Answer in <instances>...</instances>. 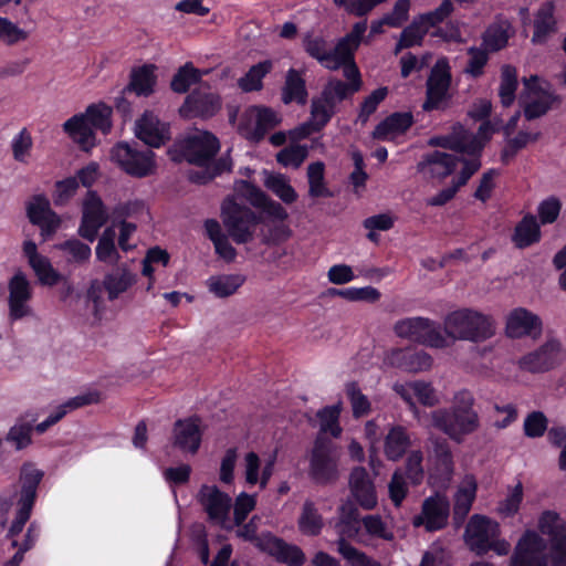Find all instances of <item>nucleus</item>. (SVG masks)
I'll return each mask as SVG.
<instances>
[{
	"instance_id": "obj_62",
	"label": "nucleus",
	"mask_w": 566,
	"mask_h": 566,
	"mask_svg": "<svg viewBox=\"0 0 566 566\" xmlns=\"http://www.w3.org/2000/svg\"><path fill=\"white\" fill-rule=\"evenodd\" d=\"M346 394L352 405L353 416L355 418H361L369 413L370 411V402L365 396L358 384L352 381L346 386Z\"/></svg>"
},
{
	"instance_id": "obj_53",
	"label": "nucleus",
	"mask_w": 566,
	"mask_h": 566,
	"mask_svg": "<svg viewBox=\"0 0 566 566\" xmlns=\"http://www.w3.org/2000/svg\"><path fill=\"white\" fill-rule=\"evenodd\" d=\"M337 552L350 566H381L378 560L353 546L344 537L337 541Z\"/></svg>"
},
{
	"instance_id": "obj_7",
	"label": "nucleus",
	"mask_w": 566,
	"mask_h": 566,
	"mask_svg": "<svg viewBox=\"0 0 566 566\" xmlns=\"http://www.w3.org/2000/svg\"><path fill=\"white\" fill-rule=\"evenodd\" d=\"M452 72L447 56L438 57L426 81V97L421 108L426 113L447 111L452 101Z\"/></svg>"
},
{
	"instance_id": "obj_34",
	"label": "nucleus",
	"mask_w": 566,
	"mask_h": 566,
	"mask_svg": "<svg viewBox=\"0 0 566 566\" xmlns=\"http://www.w3.org/2000/svg\"><path fill=\"white\" fill-rule=\"evenodd\" d=\"M308 92L305 78L301 71L291 67L285 75V82L282 87L281 99L285 105L296 103L305 105L307 102Z\"/></svg>"
},
{
	"instance_id": "obj_50",
	"label": "nucleus",
	"mask_w": 566,
	"mask_h": 566,
	"mask_svg": "<svg viewBox=\"0 0 566 566\" xmlns=\"http://www.w3.org/2000/svg\"><path fill=\"white\" fill-rule=\"evenodd\" d=\"M423 454L420 450L411 451L403 467H399L396 470H399L401 476L406 479L410 485L418 486L423 482L424 479V469L422 465Z\"/></svg>"
},
{
	"instance_id": "obj_54",
	"label": "nucleus",
	"mask_w": 566,
	"mask_h": 566,
	"mask_svg": "<svg viewBox=\"0 0 566 566\" xmlns=\"http://www.w3.org/2000/svg\"><path fill=\"white\" fill-rule=\"evenodd\" d=\"M389 94L387 86H380L366 96L359 105L357 122L366 124Z\"/></svg>"
},
{
	"instance_id": "obj_58",
	"label": "nucleus",
	"mask_w": 566,
	"mask_h": 566,
	"mask_svg": "<svg viewBox=\"0 0 566 566\" xmlns=\"http://www.w3.org/2000/svg\"><path fill=\"white\" fill-rule=\"evenodd\" d=\"M31 269L43 286H54L63 279V275L53 268L48 256L38 260V262L31 265Z\"/></svg>"
},
{
	"instance_id": "obj_48",
	"label": "nucleus",
	"mask_w": 566,
	"mask_h": 566,
	"mask_svg": "<svg viewBox=\"0 0 566 566\" xmlns=\"http://www.w3.org/2000/svg\"><path fill=\"white\" fill-rule=\"evenodd\" d=\"M429 31L415 17L409 25L400 33V38L396 43L395 53L398 54L403 49H410L422 45L424 36Z\"/></svg>"
},
{
	"instance_id": "obj_57",
	"label": "nucleus",
	"mask_w": 566,
	"mask_h": 566,
	"mask_svg": "<svg viewBox=\"0 0 566 566\" xmlns=\"http://www.w3.org/2000/svg\"><path fill=\"white\" fill-rule=\"evenodd\" d=\"M523 84L525 86V90L530 94L536 95L538 99L551 101L553 103H556V106H558L562 103V96L556 94L555 91L552 90V85L548 82H546L545 85L541 84L537 75L524 77Z\"/></svg>"
},
{
	"instance_id": "obj_56",
	"label": "nucleus",
	"mask_w": 566,
	"mask_h": 566,
	"mask_svg": "<svg viewBox=\"0 0 566 566\" xmlns=\"http://www.w3.org/2000/svg\"><path fill=\"white\" fill-rule=\"evenodd\" d=\"M454 10L451 0H442L438 8L432 11L420 13L417 17L424 28L429 31L431 28H437L440 23L444 22Z\"/></svg>"
},
{
	"instance_id": "obj_38",
	"label": "nucleus",
	"mask_w": 566,
	"mask_h": 566,
	"mask_svg": "<svg viewBox=\"0 0 566 566\" xmlns=\"http://www.w3.org/2000/svg\"><path fill=\"white\" fill-rule=\"evenodd\" d=\"M459 161L460 158L455 155L433 150L424 157L423 161L419 164V167L429 166L430 174L433 177L444 179L453 174Z\"/></svg>"
},
{
	"instance_id": "obj_22",
	"label": "nucleus",
	"mask_w": 566,
	"mask_h": 566,
	"mask_svg": "<svg viewBox=\"0 0 566 566\" xmlns=\"http://www.w3.org/2000/svg\"><path fill=\"white\" fill-rule=\"evenodd\" d=\"M348 484L353 499L363 510L371 511L377 506L376 486L364 467H356L352 470Z\"/></svg>"
},
{
	"instance_id": "obj_4",
	"label": "nucleus",
	"mask_w": 566,
	"mask_h": 566,
	"mask_svg": "<svg viewBox=\"0 0 566 566\" xmlns=\"http://www.w3.org/2000/svg\"><path fill=\"white\" fill-rule=\"evenodd\" d=\"M443 329L453 339L474 343L483 342L494 334L490 317L471 308L449 313L444 318Z\"/></svg>"
},
{
	"instance_id": "obj_13",
	"label": "nucleus",
	"mask_w": 566,
	"mask_h": 566,
	"mask_svg": "<svg viewBox=\"0 0 566 566\" xmlns=\"http://www.w3.org/2000/svg\"><path fill=\"white\" fill-rule=\"evenodd\" d=\"M500 525L491 518L474 514L469 520L465 531L464 541L469 548L479 556L489 553L488 544L493 537H499Z\"/></svg>"
},
{
	"instance_id": "obj_46",
	"label": "nucleus",
	"mask_w": 566,
	"mask_h": 566,
	"mask_svg": "<svg viewBox=\"0 0 566 566\" xmlns=\"http://www.w3.org/2000/svg\"><path fill=\"white\" fill-rule=\"evenodd\" d=\"M303 49L308 56L318 61L323 66L331 64L332 54L329 42L323 35L307 33L302 41Z\"/></svg>"
},
{
	"instance_id": "obj_32",
	"label": "nucleus",
	"mask_w": 566,
	"mask_h": 566,
	"mask_svg": "<svg viewBox=\"0 0 566 566\" xmlns=\"http://www.w3.org/2000/svg\"><path fill=\"white\" fill-rule=\"evenodd\" d=\"M63 130L84 151L95 146V133L82 113L73 115L63 124Z\"/></svg>"
},
{
	"instance_id": "obj_14",
	"label": "nucleus",
	"mask_w": 566,
	"mask_h": 566,
	"mask_svg": "<svg viewBox=\"0 0 566 566\" xmlns=\"http://www.w3.org/2000/svg\"><path fill=\"white\" fill-rule=\"evenodd\" d=\"M107 221L105 206L94 190H88L82 206L78 235L90 242L95 241L98 230Z\"/></svg>"
},
{
	"instance_id": "obj_55",
	"label": "nucleus",
	"mask_w": 566,
	"mask_h": 566,
	"mask_svg": "<svg viewBox=\"0 0 566 566\" xmlns=\"http://www.w3.org/2000/svg\"><path fill=\"white\" fill-rule=\"evenodd\" d=\"M539 138V133H527L521 130L517 135L507 140L505 147L501 153V160L503 164L507 165L511 159H513L517 153L525 148L530 142H536Z\"/></svg>"
},
{
	"instance_id": "obj_15",
	"label": "nucleus",
	"mask_w": 566,
	"mask_h": 566,
	"mask_svg": "<svg viewBox=\"0 0 566 566\" xmlns=\"http://www.w3.org/2000/svg\"><path fill=\"white\" fill-rule=\"evenodd\" d=\"M454 471L453 454L446 439L432 440V449L428 455L429 480L433 484H443L451 480Z\"/></svg>"
},
{
	"instance_id": "obj_11",
	"label": "nucleus",
	"mask_w": 566,
	"mask_h": 566,
	"mask_svg": "<svg viewBox=\"0 0 566 566\" xmlns=\"http://www.w3.org/2000/svg\"><path fill=\"white\" fill-rule=\"evenodd\" d=\"M564 359L562 342L556 337H549L538 348L522 356L520 367L532 374L547 373L557 368Z\"/></svg>"
},
{
	"instance_id": "obj_8",
	"label": "nucleus",
	"mask_w": 566,
	"mask_h": 566,
	"mask_svg": "<svg viewBox=\"0 0 566 566\" xmlns=\"http://www.w3.org/2000/svg\"><path fill=\"white\" fill-rule=\"evenodd\" d=\"M221 217L229 235L238 244L250 242L262 221L251 208L239 205L230 197L222 202Z\"/></svg>"
},
{
	"instance_id": "obj_43",
	"label": "nucleus",
	"mask_w": 566,
	"mask_h": 566,
	"mask_svg": "<svg viewBox=\"0 0 566 566\" xmlns=\"http://www.w3.org/2000/svg\"><path fill=\"white\" fill-rule=\"evenodd\" d=\"M501 81L499 86V97L503 107L513 105L516 98L518 87L517 70L511 64H504L501 67Z\"/></svg>"
},
{
	"instance_id": "obj_64",
	"label": "nucleus",
	"mask_w": 566,
	"mask_h": 566,
	"mask_svg": "<svg viewBox=\"0 0 566 566\" xmlns=\"http://www.w3.org/2000/svg\"><path fill=\"white\" fill-rule=\"evenodd\" d=\"M310 114V119L314 125V132H322L335 116V111H329L318 95L311 101Z\"/></svg>"
},
{
	"instance_id": "obj_6",
	"label": "nucleus",
	"mask_w": 566,
	"mask_h": 566,
	"mask_svg": "<svg viewBox=\"0 0 566 566\" xmlns=\"http://www.w3.org/2000/svg\"><path fill=\"white\" fill-rule=\"evenodd\" d=\"M338 458L337 446L324 434H318L310 454V479L316 485L334 484L339 478Z\"/></svg>"
},
{
	"instance_id": "obj_19",
	"label": "nucleus",
	"mask_w": 566,
	"mask_h": 566,
	"mask_svg": "<svg viewBox=\"0 0 566 566\" xmlns=\"http://www.w3.org/2000/svg\"><path fill=\"white\" fill-rule=\"evenodd\" d=\"M221 108L220 96L211 93L203 92L200 90H193L185 98L179 113L186 118H211Z\"/></svg>"
},
{
	"instance_id": "obj_27",
	"label": "nucleus",
	"mask_w": 566,
	"mask_h": 566,
	"mask_svg": "<svg viewBox=\"0 0 566 566\" xmlns=\"http://www.w3.org/2000/svg\"><path fill=\"white\" fill-rule=\"evenodd\" d=\"M413 123L411 112H394L375 126L371 137L376 140H390L406 134Z\"/></svg>"
},
{
	"instance_id": "obj_10",
	"label": "nucleus",
	"mask_w": 566,
	"mask_h": 566,
	"mask_svg": "<svg viewBox=\"0 0 566 566\" xmlns=\"http://www.w3.org/2000/svg\"><path fill=\"white\" fill-rule=\"evenodd\" d=\"M394 332L400 338L432 348L447 346L440 323L428 317L416 316L399 319L394 325Z\"/></svg>"
},
{
	"instance_id": "obj_41",
	"label": "nucleus",
	"mask_w": 566,
	"mask_h": 566,
	"mask_svg": "<svg viewBox=\"0 0 566 566\" xmlns=\"http://www.w3.org/2000/svg\"><path fill=\"white\" fill-rule=\"evenodd\" d=\"M136 282V276L126 268L104 276L103 285L108 294V300H116Z\"/></svg>"
},
{
	"instance_id": "obj_37",
	"label": "nucleus",
	"mask_w": 566,
	"mask_h": 566,
	"mask_svg": "<svg viewBox=\"0 0 566 566\" xmlns=\"http://www.w3.org/2000/svg\"><path fill=\"white\" fill-rule=\"evenodd\" d=\"M247 276L240 273L212 275L207 280L210 293L219 298L229 297L245 283Z\"/></svg>"
},
{
	"instance_id": "obj_35",
	"label": "nucleus",
	"mask_w": 566,
	"mask_h": 566,
	"mask_svg": "<svg viewBox=\"0 0 566 566\" xmlns=\"http://www.w3.org/2000/svg\"><path fill=\"white\" fill-rule=\"evenodd\" d=\"M541 228L535 216L527 213L514 228L511 240L515 248L526 249L541 240Z\"/></svg>"
},
{
	"instance_id": "obj_60",
	"label": "nucleus",
	"mask_w": 566,
	"mask_h": 566,
	"mask_svg": "<svg viewBox=\"0 0 566 566\" xmlns=\"http://www.w3.org/2000/svg\"><path fill=\"white\" fill-rule=\"evenodd\" d=\"M308 155L305 145H290L276 154V161L284 167L298 168Z\"/></svg>"
},
{
	"instance_id": "obj_3",
	"label": "nucleus",
	"mask_w": 566,
	"mask_h": 566,
	"mask_svg": "<svg viewBox=\"0 0 566 566\" xmlns=\"http://www.w3.org/2000/svg\"><path fill=\"white\" fill-rule=\"evenodd\" d=\"M220 150V140L210 132H200L178 138L168 149L175 163L187 161L193 166H207Z\"/></svg>"
},
{
	"instance_id": "obj_26",
	"label": "nucleus",
	"mask_w": 566,
	"mask_h": 566,
	"mask_svg": "<svg viewBox=\"0 0 566 566\" xmlns=\"http://www.w3.org/2000/svg\"><path fill=\"white\" fill-rule=\"evenodd\" d=\"M262 553L286 566H303L306 563L305 553L300 546L287 543L274 534H272Z\"/></svg>"
},
{
	"instance_id": "obj_9",
	"label": "nucleus",
	"mask_w": 566,
	"mask_h": 566,
	"mask_svg": "<svg viewBox=\"0 0 566 566\" xmlns=\"http://www.w3.org/2000/svg\"><path fill=\"white\" fill-rule=\"evenodd\" d=\"M111 159L125 174L134 178H145L155 172V153L151 149H139L126 142L115 144L111 149Z\"/></svg>"
},
{
	"instance_id": "obj_40",
	"label": "nucleus",
	"mask_w": 566,
	"mask_h": 566,
	"mask_svg": "<svg viewBox=\"0 0 566 566\" xmlns=\"http://www.w3.org/2000/svg\"><path fill=\"white\" fill-rule=\"evenodd\" d=\"M297 526L303 535L317 536L321 534L324 526L323 516L313 501L306 500L304 502Z\"/></svg>"
},
{
	"instance_id": "obj_45",
	"label": "nucleus",
	"mask_w": 566,
	"mask_h": 566,
	"mask_svg": "<svg viewBox=\"0 0 566 566\" xmlns=\"http://www.w3.org/2000/svg\"><path fill=\"white\" fill-rule=\"evenodd\" d=\"M202 75L203 73L199 69L195 67L191 62H187L174 74L170 88L178 94L187 93L191 85L201 82Z\"/></svg>"
},
{
	"instance_id": "obj_20",
	"label": "nucleus",
	"mask_w": 566,
	"mask_h": 566,
	"mask_svg": "<svg viewBox=\"0 0 566 566\" xmlns=\"http://www.w3.org/2000/svg\"><path fill=\"white\" fill-rule=\"evenodd\" d=\"M9 317L19 321L31 314L29 302L32 298V289L27 276L22 272L15 273L9 281Z\"/></svg>"
},
{
	"instance_id": "obj_25",
	"label": "nucleus",
	"mask_w": 566,
	"mask_h": 566,
	"mask_svg": "<svg viewBox=\"0 0 566 566\" xmlns=\"http://www.w3.org/2000/svg\"><path fill=\"white\" fill-rule=\"evenodd\" d=\"M136 136L146 145L159 148L170 139V127L153 112L146 111L136 122Z\"/></svg>"
},
{
	"instance_id": "obj_2",
	"label": "nucleus",
	"mask_w": 566,
	"mask_h": 566,
	"mask_svg": "<svg viewBox=\"0 0 566 566\" xmlns=\"http://www.w3.org/2000/svg\"><path fill=\"white\" fill-rule=\"evenodd\" d=\"M430 145L469 157L460 158L459 163H462L463 167L459 176L452 180V186L457 187L458 191L461 187L465 186L471 177L481 168L483 144L460 123L453 125L452 132L449 135L431 138Z\"/></svg>"
},
{
	"instance_id": "obj_49",
	"label": "nucleus",
	"mask_w": 566,
	"mask_h": 566,
	"mask_svg": "<svg viewBox=\"0 0 566 566\" xmlns=\"http://www.w3.org/2000/svg\"><path fill=\"white\" fill-rule=\"evenodd\" d=\"M325 165L322 161H315L307 167L308 195L312 198H328L333 193L325 184Z\"/></svg>"
},
{
	"instance_id": "obj_28",
	"label": "nucleus",
	"mask_w": 566,
	"mask_h": 566,
	"mask_svg": "<svg viewBox=\"0 0 566 566\" xmlns=\"http://www.w3.org/2000/svg\"><path fill=\"white\" fill-rule=\"evenodd\" d=\"M99 400L101 394L98 391H88L86 394L72 397L62 405H60L53 412L50 413V416L45 420L38 423L34 427V430L36 431V433L42 434L49 428L61 421L69 412L85 406L97 403L99 402Z\"/></svg>"
},
{
	"instance_id": "obj_31",
	"label": "nucleus",
	"mask_w": 566,
	"mask_h": 566,
	"mask_svg": "<svg viewBox=\"0 0 566 566\" xmlns=\"http://www.w3.org/2000/svg\"><path fill=\"white\" fill-rule=\"evenodd\" d=\"M557 31L554 1H546L541 4L534 19L533 44H543L547 38Z\"/></svg>"
},
{
	"instance_id": "obj_30",
	"label": "nucleus",
	"mask_w": 566,
	"mask_h": 566,
	"mask_svg": "<svg viewBox=\"0 0 566 566\" xmlns=\"http://www.w3.org/2000/svg\"><path fill=\"white\" fill-rule=\"evenodd\" d=\"M156 66L154 64H144L134 67L130 71L129 83L123 90L126 92L135 93L137 96L148 97L155 92L157 76L155 74Z\"/></svg>"
},
{
	"instance_id": "obj_61",
	"label": "nucleus",
	"mask_w": 566,
	"mask_h": 566,
	"mask_svg": "<svg viewBox=\"0 0 566 566\" xmlns=\"http://www.w3.org/2000/svg\"><path fill=\"white\" fill-rule=\"evenodd\" d=\"M489 53L485 48L471 46L468 49L469 61L464 72L473 78H479L484 73V67L489 62Z\"/></svg>"
},
{
	"instance_id": "obj_24",
	"label": "nucleus",
	"mask_w": 566,
	"mask_h": 566,
	"mask_svg": "<svg viewBox=\"0 0 566 566\" xmlns=\"http://www.w3.org/2000/svg\"><path fill=\"white\" fill-rule=\"evenodd\" d=\"M543 331L541 317L524 307L514 308L507 316L505 332L511 338L533 336L537 338Z\"/></svg>"
},
{
	"instance_id": "obj_59",
	"label": "nucleus",
	"mask_w": 566,
	"mask_h": 566,
	"mask_svg": "<svg viewBox=\"0 0 566 566\" xmlns=\"http://www.w3.org/2000/svg\"><path fill=\"white\" fill-rule=\"evenodd\" d=\"M339 408L337 406H326L317 412L321 422V433H331L334 438H338L342 433L339 426Z\"/></svg>"
},
{
	"instance_id": "obj_51",
	"label": "nucleus",
	"mask_w": 566,
	"mask_h": 566,
	"mask_svg": "<svg viewBox=\"0 0 566 566\" xmlns=\"http://www.w3.org/2000/svg\"><path fill=\"white\" fill-rule=\"evenodd\" d=\"M328 294L332 296H340L350 302L357 301H366L369 303H375L379 301L381 294L380 292L373 286H364V287H345V289H335L331 287L328 290Z\"/></svg>"
},
{
	"instance_id": "obj_18",
	"label": "nucleus",
	"mask_w": 566,
	"mask_h": 566,
	"mask_svg": "<svg viewBox=\"0 0 566 566\" xmlns=\"http://www.w3.org/2000/svg\"><path fill=\"white\" fill-rule=\"evenodd\" d=\"M200 423L201 419L198 416L176 420L172 428V446L182 452L196 454L203 436Z\"/></svg>"
},
{
	"instance_id": "obj_17",
	"label": "nucleus",
	"mask_w": 566,
	"mask_h": 566,
	"mask_svg": "<svg viewBox=\"0 0 566 566\" xmlns=\"http://www.w3.org/2000/svg\"><path fill=\"white\" fill-rule=\"evenodd\" d=\"M198 502L207 513L209 521L221 524L228 520L232 500L217 485H201L198 492Z\"/></svg>"
},
{
	"instance_id": "obj_5",
	"label": "nucleus",
	"mask_w": 566,
	"mask_h": 566,
	"mask_svg": "<svg viewBox=\"0 0 566 566\" xmlns=\"http://www.w3.org/2000/svg\"><path fill=\"white\" fill-rule=\"evenodd\" d=\"M44 476V472L33 463H24L20 470V491L17 502L15 517L8 531V536L14 538L22 531L27 522L30 520L33 506L38 496L39 485ZM12 546H18V541L12 539Z\"/></svg>"
},
{
	"instance_id": "obj_16",
	"label": "nucleus",
	"mask_w": 566,
	"mask_h": 566,
	"mask_svg": "<svg viewBox=\"0 0 566 566\" xmlns=\"http://www.w3.org/2000/svg\"><path fill=\"white\" fill-rule=\"evenodd\" d=\"M544 548V539L536 532L526 531L515 546L510 566H547Z\"/></svg>"
},
{
	"instance_id": "obj_29",
	"label": "nucleus",
	"mask_w": 566,
	"mask_h": 566,
	"mask_svg": "<svg viewBox=\"0 0 566 566\" xmlns=\"http://www.w3.org/2000/svg\"><path fill=\"white\" fill-rule=\"evenodd\" d=\"M515 35V29L507 19H499L488 25L482 34V45L495 53L504 50L509 45L511 38Z\"/></svg>"
},
{
	"instance_id": "obj_12",
	"label": "nucleus",
	"mask_w": 566,
	"mask_h": 566,
	"mask_svg": "<svg viewBox=\"0 0 566 566\" xmlns=\"http://www.w3.org/2000/svg\"><path fill=\"white\" fill-rule=\"evenodd\" d=\"M538 530L549 539L552 566H566V522L557 512L546 510L538 518Z\"/></svg>"
},
{
	"instance_id": "obj_1",
	"label": "nucleus",
	"mask_w": 566,
	"mask_h": 566,
	"mask_svg": "<svg viewBox=\"0 0 566 566\" xmlns=\"http://www.w3.org/2000/svg\"><path fill=\"white\" fill-rule=\"evenodd\" d=\"M471 391L463 389L454 395L453 406L432 412V426L460 443L465 436L473 433L480 424L479 415L473 409Z\"/></svg>"
},
{
	"instance_id": "obj_33",
	"label": "nucleus",
	"mask_w": 566,
	"mask_h": 566,
	"mask_svg": "<svg viewBox=\"0 0 566 566\" xmlns=\"http://www.w3.org/2000/svg\"><path fill=\"white\" fill-rule=\"evenodd\" d=\"M340 67L343 69V75L347 80V82H344L338 78H331L336 84L335 93L344 96L345 93L348 92V94H352L354 96L357 92L361 90L363 86L360 71L355 60L346 61L344 63L326 64V69L331 71H336Z\"/></svg>"
},
{
	"instance_id": "obj_47",
	"label": "nucleus",
	"mask_w": 566,
	"mask_h": 566,
	"mask_svg": "<svg viewBox=\"0 0 566 566\" xmlns=\"http://www.w3.org/2000/svg\"><path fill=\"white\" fill-rule=\"evenodd\" d=\"M56 249L65 254L69 264L84 265L92 256L90 245L75 238L59 243Z\"/></svg>"
},
{
	"instance_id": "obj_21",
	"label": "nucleus",
	"mask_w": 566,
	"mask_h": 566,
	"mask_svg": "<svg viewBox=\"0 0 566 566\" xmlns=\"http://www.w3.org/2000/svg\"><path fill=\"white\" fill-rule=\"evenodd\" d=\"M449 513L450 504L444 496H429L423 501L421 514L415 517L413 525H423L428 532L440 531L447 526Z\"/></svg>"
},
{
	"instance_id": "obj_42",
	"label": "nucleus",
	"mask_w": 566,
	"mask_h": 566,
	"mask_svg": "<svg viewBox=\"0 0 566 566\" xmlns=\"http://www.w3.org/2000/svg\"><path fill=\"white\" fill-rule=\"evenodd\" d=\"M255 126L249 135V139L254 143H260L264 139L265 135L275 128L281 119L277 117L275 111L268 106H255Z\"/></svg>"
},
{
	"instance_id": "obj_23",
	"label": "nucleus",
	"mask_w": 566,
	"mask_h": 566,
	"mask_svg": "<svg viewBox=\"0 0 566 566\" xmlns=\"http://www.w3.org/2000/svg\"><path fill=\"white\" fill-rule=\"evenodd\" d=\"M386 363L407 373L427 370L432 365V357L422 349L412 347L395 348L386 357Z\"/></svg>"
},
{
	"instance_id": "obj_44",
	"label": "nucleus",
	"mask_w": 566,
	"mask_h": 566,
	"mask_svg": "<svg viewBox=\"0 0 566 566\" xmlns=\"http://www.w3.org/2000/svg\"><path fill=\"white\" fill-rule=\"evenodd\" d=\"M82 114L85 115V118H87V123H90L93 130H101L105 135L111 132L113 114L111 106L103 102L91 104Z\"/></svg>"
},
{
	"instance_id": "obj_39",
	"label": "nucleus",
	"mask_w": 566,
	"mask_h": 566,
	"mask_svg": "<svg viewBox=\"0 0 566 566\" xmlns=\"http://www.w3.org/2000/svg\"><path fill=\"white\" fill-rule=\"evenodd\" d=\"M271 60L261 61L252 65L248 72L238 80V86L242 92H259L263 88V78L272 71Z\"/></svg>"
},
{
	"instance_id": "obj_52",
	"label": "nucleus",
	"mask_w": 566,
	"mask_h": 566,
	"mask_svg": "<svg viewBox=\"0 0 566 566\" xmlns=\"http://www.w3.org/2000/svg\"><path fill=\"white\" fill-rule=\"evenodd\" d=\"M264 186L286 205L297 200V192L284 175H269L264 180Z\"/></svg>"
},
{
	"instance_id": "obj_36",
	"label": "nucleus",
	"mask_w": 566,
	"mask_h": 566,
	"mask_svg": "<svg viewBox=\"0 0 566 566\" xmlns=\"http://www.w3.org/2000/svg\"><path fill=\"white\" fill-rule=\"evenodd\" d=\"M410 444V437L405 427H391L384 443V452L387 460L394 462L399 461L405 455Z\"/></svg>"
},
{
	"instance_id": "obj_63",
	"label": "nucleus",
	"mask_w": 566,
	"mask_h": 566,
	"mask_svg": "<svg viewBox=\"0 0 566 566\" xmlns=\"http://www.w3.org/2000/svg\"><path fill=\"white\" fill-rule=\"evenodd\" d=\"M145 210V202L139 199L117 203L111 212L113 223L127 222V218L142 214Z\"/></svg>"
}]
</instances>
